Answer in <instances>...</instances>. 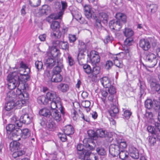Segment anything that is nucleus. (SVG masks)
Masks as SVG:
<instances>
[{"label": "nucleus", "instance_id": "1", "mask_svg": "<svg viewBox=\"0 0 160 160\" xmlns=\"http://www.w3.org/2000/svg\"><path fill=\"white\" fill-rule=\"evenodd\" d=\"M60 100V98L56 93L54 92H48L46 96L42 95L38 97L37 99L38 103L47 105L49 102L58 101Z\"/></svg>", "mask_w": 160, "mask_h": 160}, {"label": "nucleus", "instance_id": "2", "mask_svg": "<svg viewBox=\"0 0 160 160\" xmlns=\"http://www.w3.org/2000/svg\"><path fill=\"white\" fill-rule=\"evenodd\" d=\"M18 77V73L17 72H12L8 74L7 79L8 89L13 90L17 87L19 83Z\"/></svg>", "mask_w": 160, "mask_h": 160}, {"label": "nucleus", "instance_id": "3", "mask_svg": "<svg viewBox=\"0 0 160 160\" xmlns=\"http://www.w3.org/2000/svg\"><path fill=\"white\" fill-rule=\"evenodd\" d=\"M13 119H15V123L18 127H21L22 123L28 124H30L32 120V118L30 117L28 114H25L22 115L19 119V121H16V118L15 117L12 118Z\"/></svg>", "mask_w": 160, "mask_h": 160}, {"label": "nucleus", "instance_id": "4", "mask_svg": "<svg viewBox=\"0 0 160 160\" xmlns=\"http://www.w3.org/2000/svg\"><path fill=\"white\" fill-rule=\"evenodd\" d=\"M83 147V145L81 144H78L77 146L78 157L81 159L87 160L91 152L89 151L84 149Z\"/></svg>", "mask_w": 160, "mask_h": 160}, {"label": "nucleus", "instance_id": "5", "mask_svg": "<svg viewBox=\"0 0 160 160\" xmlns=\"http://www.w3.org/2000/svg\"><path fill=\"white\" fill-rule=\"evenodd\" d=\"M144 59L149 64V67L153 68L156 65L158 59L155 54L150 53L144 57Z\"/></svg>", "mask_w": 160, "mask_h": 160}, {"label": "nucleus", "instance_id": "6", "mask_svg": "<svg viewBox=\"0 0 160 160\" xmlns=\"http://www.w3.org/2000/svg\"><path fill=\"white\" fill-rule=\"evenodd\" d=\"M91 63L93 65H98L100 62V57L98 52L95 51H92L88 55Z\"/></svg>", "mask_w": 160, "mask_h": 160}, {"label": "nucleus", "instance_id": "7", "mask_svg": "<svg viewBox=\"0 0 160 160\" xmlns=\"http://www.w3.org/2000/svg\"><path fill=\"white\" fill-rule=\"evenodd\" d=\"M50 7L48 5L46 4L43 5L41 8H39L36 16L40 17L43 15H46L50 13Z\"/></svg>", "mask_w": 160, "mask_h": 160}, {"label": "nucleus", "instance_id": "8", "mask_svg": "<svg viewBox=\"0 0 160 160\" xmlns=\"http://www.w3.org/2000/svg\"><path fill=\"white\" fill-rule=\"evenodd\" d=\"M122 24L120 21L118 20H112L110 21L109 27L112 29L116 31H119L122 27Z\"/></svg>", "mask_w": 160, "mask_h": 160}, {"label": "nucleus", "instance_id": "9", "mask_svg": "<svg viewBox=\"0 0 160 160\" xmlns=\"http://www.w3.org/2000/svg\"><path fill=\"white\" fill-rule=\"evenodd\" d=\"M120 150L118 145L112 144L109 146V153L113 157L118 156Z\"/></svg>", "mask_w": 160, "mask_h": 160}, {"label": "nucleus", "instance_id": "10", "mask_svg": "<svg viewBox=\"0 0 160 160\" xmlns=\"http://www.w3.org/2000/svg\"><path fill=\"white\" fill-rule=\"evenodd\" d=\"M22 130L19 128H16L13 132L11 133L10 138L13 141H18L20 140Z\"/></svg>", "mask_w": 160, "mask_h": 160}, {"label": "nucleus", "instance_id": "11", "mask_svg": "<svg viewBox=\"0 0 160 160\" xmlns=\"http://www.w3.org/2000/svg\"><path fill=\"white\" fill-rule=\"evenodd\" d=\"M47 69H51L57 64L56 59L48 56L45 62Z\"/></svg>", "mask_w": 160, "mask_h": 160}, {"label": "nucleus", "instance_id": "12", "mask_svg": "<svg viewBox=\"0 0 160 160\" xmlns=\"http://www.w3.org/2000/svg\"><path fill=\"white\" fill-rule=\"evenodd\" d=\"M50 102V107L53 110H56L55 108H57L60 111V112L63 114L64 113L63 110V107L61 105L60 101H52Z\"/></svg>", "mask_w": 160, "mask_h": 160}, {"label": "nucleus", "instance_id": "13", "mask_svg": "<svg viewBox=\"0 0 160 160\" xmlns=\"http://www.w3.org/2000/svg\"><path fill=\"white\" fill-rule=\"evenodd\" d=\"M139 45L141 48L145 51L148 50L151 47L149 41L147 39H142L140 40Z\"/></svg>", "mask_w": 160, "mask_h": 160}, {"label": "nucleus", "instance_id": "14", "mask_svg": "<svg viewBox=\"0 0 160 160\" xmlns=\"http://www.w3.org/2000/svg\"><path fill=\"white\" fill-rule=\"evenodd\" d=\"M13 72H15L18 73V81H21L22 82H25L28 81L30 77L29 75V73H28L27 72H23V74H21L18 72L14 71Z\"/></svg>", "mask_w": 160, "mask_h": 160}, {"label": "nucleus", "instance_id": "15", "mask_svg": "<svg viewBox=\"0 0 160 160\" xmlns=\"http://www.w3.org/2000/svg\"><path fill=\"white\" fill-rule=\"evenodd\" d=\"M53 70V74H57L60 73L61 71V69L63 66L62 60H57V64Z\"/></svg>", "mask_w": 160, "mask_h": 160}, {"label": "nucleus", "instance_id": "16", "mask_svg": "<svg viewBox=\"0 0 160 160\" xmlns=\"http://www.w3.org/2000/svg\"><path fill=\"white\" fill-rule=\"evenodd\" d=\"M130 156L135 159H138L139 157V154L138 150L134 147H131L129 149Z\"/></svg>", "mask_w": 160, "mask_h": 160}, {"label": "nucleus", "instance_id": "17", "mask_svg": "<svg viewBox=\"0 0 160 160\" xmlns=\"http://www.w3.org/2000/svg\"><path fill=\"white\" fill-rule=\"evenodd\" d=\"M102 85L105 88L109 87L111 86V81L107 77H104L100 79Z\"/></svg>", "mask_w": 160, "mask_h": 160}, {"label": "nucleus", "instance_id": "18", "mask_svg": "<svg viewBox=\"0 0 160 160\" xmlns=\"http://www.w3.org/2000/svg\"><path fill=\"white\" fill-rule=\"evenodd\" d=\"M61 112H59L57 110H52L51 113V115L57 122L60 121L61 119Z\"/></svg>", "mask_w": 160, "mask_h": 160}, {"label": "nucleus", "instance_id": "19", "mask_svg": "<svg viewBox=\"0 0 160 160\" xmlns=\"http://www.w3.org/2000/svg\"><path fill=\"white\" fill-rule=\"evenodd\" d=\"M64 133L68 136L73 134L74 133V129L71 125L65 126L63 129Z\"/></svg>", "mask_w": 160, "mask_h": 160}, {"label": "nucleus", "instance_id": "20", "mask_svg": "<svg viewBox=\"0 0 160 160\" xmlns=\"http://www.w3.org/2000/svg\"><path fill=\"white\" fill-rule=\"evenodd\" d=\"M58 89L62 92H65L69 89V86L66 83H60L57 87Z\"/></svg>", "mask_w": 160, "mask_h": 160}, {"label": "nucleus", "instance_id": "21", "mask_svg": "<svg viewBox=\"0 0 160 160\" xmlns=\"http://www.w3.org/2000/svg\"><path fill=\"white\" fill-rule=\"evenodd\" d=\"M62 79V77L60 73L53 74L51 78V81L53 82H61Z\"/></svg>", "mask_w": 160, "mask_h": 160}, {"label": "nucleus", "instance_id": "22", "mask_svg": "<svg viewBox=\"0 0 160 160\" xmlns=\"http://www.w3.org/2000/svg\"><path fill=\"white\" fill-rule=\"evenodd\" d=\"M117 19L121 20L123 23H125L127 22V17L124 14L120 12L117 13L115 15Z\"/></svg>", "mask_w": 160, "mask_h": 160}, {"label": "nucleus", "instance_id": "23", "mask_svg": "<svg viewBox=\"0 0 160 160\" xmlns=\"http://www.w3.org/2000/svg\"><path fill=\"white\" fill-rule=\"evenodd\" d=\"M100 20L102 21L103 24L106 25L108 22V15L104 12H102L100 14L99 17Z\"/></svg>", "mask_w": 160, "mask_h": 160}, {"label": "nucleus", "instance_id": "24", "mask_svg": "<svg viewBox=\"0 0 160 160\" xmlns=\"http://www.w3.org/2000/svg\"><path fill=\"white\" fill-rule=\"evenodd\" d=\"M18 141H13L10 144V149L12 152L18 150L20 143Z\"/></svg>", "mask_w": 160, "mask_h": 160}, {"label": "nucleus", "instance_id": "25", "mask_svg": "<svg viewBox=\"0 0 160 160\" xmlns=\"http://www.w3.org/2000/svg\"><path fill=\"white\" fill-rule=\"evenodd\" d=\"M15 102L14 101H9L5 103V109L6 111H10L15 108Z\"/></svg>", "mask_w": 160, "mask_h": 160}, {"label": "nucleus", "instance_id": "26", "mask_svg": "<svg viewBox=\"0 0 160 160\" xmlns=\"http://www.w3.org/2000/svg\"><path fill=\"white\" fill-rule=\"evenodd\" d=\"M17 97V94L12 91L8 92L7 94L6 98L7 100L10 101H14Z\"/></svg>", "mask_w": 160, "mask_h": 160}, {"label": "nucleus", "instance_id": "27", "mask_svg": "<svg viewBox=\"0 0 160 160\" xmlns=\"http://www.w3.org/2000/svg\"><path fill=\"white\" fill-rule=\"evenodd\" d=\"M30 136V133L28 129L25 128L22 130L21 138L23 139H25L29 138Z\"/></svg>", "mask_w": 160, "mask_h": 160}, {"label": "nucleus", "instance_id": "28", "mask_svg": "<svg viewBox=\"0 0 160 160\" xmlns=\"http://www.w3.org/2000/svg\"><path fill=\"white\" fill-rule=\"evenodd\" d=\"M39 113L41 115L49 117L51 115V112L49 110L46 108H43L40 111Z\"/></svg>", "mask_w": 160, "mask_h": 160}, {"label": "nucleus", "instance_id": "29", "mask_svg": "<svg viewBox=\"0 0 160 160\" xmlns=\"http://www.w3.org/2000/svg\"><path fill=\"white\" fill-rule=\"evenodd\" d=\"M160 86V82L152 81L150 83V87L152 90L156 91Z\"/></svg>", "mask_w": 160, "mask_h": 160}, {"label": "nucleus", "instance_id": "30", "mask_svg": "<svg viewBox=\"0 0 160 160\" xmlns=\"http://www.w3.org/2000/svg\"><path fill=\"white\" fill-rule=\"evenodd\" d=\"M128 153L126 151L121 150L119 153V158L122 160H124L128 158Z\"/></svg>", "mask_w": 160, "mask_h": 160}, {"label": "nucleus", "instance_id": "31", "mask_svg": "<svg viewBox=\"0 0 160 160\" xmlns=\"http://www.w3.org/2000/svg\"><path fill=\"white\" fill-rule=\"evenodd\" d=\"M119 112L118 108L116 106L113 105L111 106L109 113L112 117H114Z\"/></svg>", "mask_w": 160, "mask_h": 160}, {"label": "nucleus", "instance_id": "32", "mask_svg": "<svg viewBox=\"0 0 160 160\" xmlns=\"http://www.w3.org/2000/svg\"><path fill=\"white\" fill-rule=\"evenodd\" d=\"M107 131L102 129H98L96 131V137L104 138Z\"/></svg>", "mask_w": 160, "mask_h": 160}, {"label": "nucleus", "instance_id": "33", "mask_svg": "<svg viewBox=\"0 0 160 160\" xmlns=\"http://www.w3.org/2000/svg\"><path fill=\"white\" fill-rule=\"evenodd\" d=\"M59 42V46L60 48L65 50H68L69 46L68 42L62 41H57Z\"/></svg>", "mask_w": 160, "mask_h": 160}, {"label": "nucleus", "instance_id": "34", "mask_svg": "<svg viewBox=\"0 0 160 160\" xmlns=\"http://www.w3.org/2000/svg\"><path fill=\"white\" fill-rule=\"evenodd\" d=\"M62 17V12H59L57 14H51L48 17V18H47V20H48L49 18L54 19H60Z\"/></svg>", "mask_w": 160, "mask_h": 160}, {"label": "nucleus", "instance_id": "35", "mask_svg": "<svg viewBox=\"0 0 160 160\" xmlns=\"http://www.w3.org/2000/svg\"><path fill=\"white\" fill-rule=\"evenodd\" d=\"M15 124H9L6 127L7 133L10 134L13 132L16 129Z\"/></svg>", "mask_w": 160, "mask_h": 160}, {"label": "nucleus", "instance_id": "36", "mask_svg": "<svg viewBox=\"0 0 160 160\" xmlns=\"http://www.w3.org/2000/svg\"><path fill=\"white\" fill-rule=\"evenodd\" d=\"M94 26L95 28H96L98 31H100L103 27L101 23V20H100L98 18H97L96 19Z\"/></svg>", "mask_w": 160, "mask_h": 160}, {"label": "nucleus", "instance_id": "37", "mask_svg": "<svg viewBox=\"0 0 160 160\" xmlns=\"http://www.w3.org/2000/svg\"><path fill=\"white\" fill-rule=\"evenodd\" d=\"M13 152V153L12 154V157L14 158H16L18 157H19L23 155H24L25 152L22 150H17Z\"/></svg>", "mask_w": 160, "mask_h": 160}, {"label": "nucleus", "instance_id": "38", "mask_svg": "<svg viewBox=\"0 0 160 160\" xmlns=\"http://www.w3.org/2000/svg\"><path fill=\"white\" fill-rule=\"evenodd\" d=\"M50 27L53 31L58 30L60 27L59 23L58 21H53L51 24Z\"/></svg>", "mask_w": 160, "mask_h": 160}, {"label": "nucleus", "instance_id": "39", "mask_svg": "<svg viewBox=\"0 0 160 160\" xmlns=\"http://www.w3.org/2000/svg\"><path fill=\"white\" fill-rule=\"evenodd\" d=\"M114 58L113 61L115 65L119 68H122L123 64L122 61L118 59V58L116 56L114 57Z\"/></svg>", "mask_w": 160, "mask_h": 160}, {"label": "nucleus", "instance_id": "40", "mask_svg": "<svg viewBox=\"0 0 160 160\" xmlns=\"http://www.w3.org/2000/svg\"><path fill=\"white\" fill-rule=\"evenodd\" d=\"M123 32L125 36L128 38L132 36L134 34L133 31L131 29L128 28H125Z\"/></svg>", "mask_w": 160, "mask_h": 160}, {"label": "nucleus", "instance_id": "41", "mask_svg": "<svg viewBox=\"0 0 160 160\" xmlns=\"http://www.w3.org/2000/svg\"><path fill=\"white\" fill-rule=\"evenodd\" d=\"M144 105L146 108L150 109L153 107V102L151 99H147L145 102Z\"/></svg>", "mask_w": 160, "mask_h": 160}, {"label": "nucleus", "instance_id": "42", "mask_svg": "<svg viewBox=\"0 0 160 160\" xmlns=\"http://www.w3.org/2000/svg\"><path fill=\"white\" fill-rule=\"evenodd\" d=\"M29 2L30 5L33 7L38 6L41 3V0H29Z\"/></svg>", "mask_w": 160, "mask_h": 160}, {"label": "nucleus", "instance_id": "43", "mask_svg": "<svg viewBox=\"0 0 160 160\" xmlns=\"http://www.w3.org/2000/svg\"><path fill=\"white\" fill-rule=\"evenodd\" d=\"M81 105L82 107L86 108V111L87 112L90 111V109L89 107L90 105V102L89 101L85 100L82 101L81 103Z\"/></svg>", "mask_w": 160, "mask_h": 160}, {"label": "nucleus", "instance_id": "44", "mask_svg": "<svg viewBox=\"0 0 160 160\" xmlns=\"http://www.w3.org/2000/svg\"><path fill=\"white\" fill-rule=\"evenodd\" d=\"M17 94L18 95L20 98H23L24 100H25L26 99V100L28 99L29 94L25 91L22 92H18V91H17Z\"/></svg>", "mask_w": 160, "mask_h": 160}, {"label": "nucleus", "instance_id": "45", "mask_svg": "<svg viewBox=\"0 0 160 160\" xmlns=\"http://www.w3.org/2000/svg\"><path fill=\"white\" fill-rule=\"evenodd\" d=\"M51 36L53 38L59 39L61 37V33L59 30L55 31H54L51 33Z\"/></svg>", "mask_w": 160, "mask_h": 160}, {"label": "nucleus", "instance_id": "46", "mask_svg": "<svg viewBox=\"0 0 160 160\" xmlns=\"http://www.w3.org/2000/svg\"><path fill=\"white\" fill-rule=\"evenodd\" d=\"M20 68L24 69V71L23 72H27L28 73H30V69L28 67V66L26 64L24 63L22 61H21L20 63Z\"/></svg>", "mask_w": 160, "mask_h": 160}, {"label": "nucleus", "instance_id": "47", "mask_svg": "<svg viewBox=\"0 0 160 160\" xmlns=\"http://www.w3.org/2000/svg\"><path fill=\"white\" fill-rule=\"evenodd\" d=\"M78 47L80 50L82 52H85L86 49V45L84 42L81 41H79Z\"/></svg>", "mask_w": 160, "mask_h": 160}, {"label": "nucleus", "instance_id": "48", "mask_svg": "<svg viewBox=\"0 0 160 160\" xmlns=\"http://www.w3.org/2000/svg\"><path fill=\"white\" fill-rule=\"evenodd\" d=\"M59 54V50L56 48H54L51 50L50 52L51 55L50 56L52 58H56V57L58 56Z\"/></svg>", "mask_w": 160, "mask_h": 160}, {"label": "nucleus", "instance_id": "49", "mask_svg": "<svg viewBox=\"0 0 160 160\" xmlns=\"http://www.w3.org/2000/svg\"><path fill=\"white\" fill-rule=\"evenodd\" d=\"M96 151L98 154L101 156H104L106 154V152L103 148H97Z\"/></svg>", "mask_w": 160, "mask_h": 160}, {"label": "nucleus", "instance_id": "50", "mask_svg": "<svg viewBox=\"0 0 160 160\" xmlns=\"http://www.w3.org/2000/svg\"><path fill=\"white\" fill-rule=\"evenodd\" d=\"M18 92H21L23 91H25L26 87H25V84L23 83H20L19 82L18 84Z\"/></svg>", "mask_w": 160, "mask_h": 160}, {"label": "nucleus", "instance_id": "51", "mask_svg": "<svg viewBox=\"0 0 160 160\" xmlns=\"http://www.w3.org/2000/svg\"><path fill=\"white\" fill-rule=\"evenodd\" d=\"M35 66L38 71L42 69L43 66L42 62L40 61H37L35 62Z\"/></svg>", "mask_w": 160, "mask_h": 160}, {"label": "nucleus", "instance_id": "52", "mask_svg": "<svg viewBox=\"0 0 160 160\" xmlns=\"http://www.w3.org/2000/svg\"><path fill=\"white\" fill-rule=\"evenodd\" d=\"M83 67L84 72L86 73L89 74L91 72L92 69L89 65L85 64L83 65Z\"/></svg>", "mask_w": 160, "mask_h": 160}, {"label": "nucleus", "instance_id": "53", "mask_svg": "<svg viewBox=\"0 0 160 160\" xmlns=\"http://www.w3.org/2000/svg\"><path fill=\"white\" fill-rule=\"evenodd\" d=\"M139 82L140 84V90L141 96L143 94L144 92L145 84V83L143 81H141L139 80Z\"/></svg>", "mask_w": 160, "mask_h": 160}, {"label": "nucleus", "instance_id": "54", "mask_svg": "<svg viewBox=\"0 0 160 160\" xmlns=\"http://www.w3.org/2000/svg\"><path fill=\"white\" fill-rule=\"evenodd\" d=\"M149 9L151 10L152 13L155 12L158 9V6L155 4H152L149 5Z\"/></svg>", "mask_w": 160, "mask_h": 160}, {"label": "nucleus", "instance_id": "55", "mask_svg": "<svg viewBox=\"0 0 160 160\" xmlns=\"http://www.w3.org/2000/svg\"><path fill=\"white\" fill-rule=\"evenodd\" d=\"M95 66H94L92 69V73L94 74H98L100 72V68L97 65H94Z\"/></svg>", "mask_w": 160, "mask_h": 160}, {"label": "nucleus", "instance_id": "56", "mask_svg": "<svg viewBox=\"0 0 160 160\" xmlns=\"http://www.w3.org/2000/svg\"><path fill=\"white\" fill-rule=\"evenodd\" d=\"M118 146L119 147L120 150L126 148L127 146L126 142L124 140H121V141L120 142L119 144L118 145Z\"/></svg>", "mask_w": 160, "mask_h": 160}, {"label": "nucleus", "instance_id": "57", "mask_svg": "<svg viewBox=\"0 0 160 160\" xmlns=\"http://www.w3.org/2000/svg\"><path fill=\"white\" fill-rule=\"evenodd\" d=\"M147 129L148 132L151 133V134H156V131L153 127L151 125L148 126Z\"/></svg>", "mask_w": 160, "mask_h": 160}, {"label": "nucleus", "instance_id": "58", "mask_svg": "<svg viewBox=\"0 0 160 160\" xmlns=\"http://www.w3.org/2000/svg\"><path fill=\"white\" fill-rule=\"evenodd\" d=\"M62 9L59 12H61L62 13V15L63 14L65 10L67 8L68 5L67 3L65 1H61Z\"/></svg>", "mask_w": 160, "mask_h": 160}, {"label": "nucleus", "instance_id": "59", "mask_svg": "<svg viewBox=\"0 0 160 160\" xmlns=\"http://www.w3.org/2000/svg\"><path fill=\"white\" fill-rule=\"evenodd\" d=\"M85 147L88 149L92 150L95 147V145L92 142H90L89 143L86 144Z\"/></svg>", "mask_w": 160, "mask_h": 160}, {"label": "nucleus", "instance_id": "60", "mask_svg": "<svg viewBox=\"0 0 160 160\" xmlns=\"http://www.w3.org/2000/svg\"><path fill=\"white\" fill-rule=\"evenodd\" d=\"M85 147L88 149L92 150L95 147V145L92 142H90L89 143L86 144Z\"/></svg>", "mask_w": 160, "mask_h": 160}, {"label": "nucleus", "instance_id": "61", "mask_svg": "<svg viewBox=\"0 0 160 160\" xmlns=\"http://www.w3.org/2000/svg\"><path fill=\"white\" fill-rule=\"evenodd\" d=\"M107 88H108V91L109 92V94L110 95H113L116 92V89L115 87L112 85H111L110 87Z\"/></svg>", "mask_w": 160, "mask_h": 160}, {"label": "nucleus", "instance_id": "62", "mask_svg": "<svg viewBox=\"0 0 160 160\" xmlns=\"http://www.w3.org/2000/svg\"><path fill=\"white\" fill-rule=\"evenodd\" d=\"M106 138V140L108 142H111L113 140V138L112 136V135L109 134L107 132L105 136L104 137Z\"/></svg>", "mask_w": 160, "mask_h": 160}, {"label": "nucleus", "instance_id": "63", "mask_svg": "<svg viewBox=\"0 0 160 160\" xmlns=\"http://www.w3.org/2000/svg\"><path fill=\"white\" fill-rule=\"evenodd\" d=\"M144 116L147 119H151L153 117V114L151 112L146 111V112L144 115Z\"/></svg>", "mask_w": 160, "mask_h": 160}, {"label": "nucleus", "instance_id": "64", "mask_svg": "<svg viewBox=\"0 0 160 160\" xmlns=\"http://www.w3.org/2000/svg\"><path fill=\"white\" fill-rule=\"evenodd\" d=\"M132 114V112L129 110H126L124 112V115L127 119H129Z\"/></svg>", "mask_w": 160, "mask_h": 160}]
</instances>
